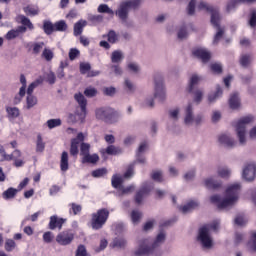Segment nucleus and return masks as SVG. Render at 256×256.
Returning <instances> with one entry per match:
<instances>
[{
    "label": "nucleus",
    "mask_w": 256,
    "mask_h": 256,
    "mask_svg": "<svg viewBox=\"0 0 256 256\" xmlns=\"http://www.w3.org/2000/svg\"><path fill=\"white\" fill-rule=\"evenodd\" d=\"M239 191H241V184H232L226 189L224 199L219 195H213L210 197V201L214 205H217L218 209H230L239 200Z\"/></svg>",
    "instance_id": "1"
},
{
    "label": "nucleus",
    "mask_w": 256,
    "mask_h": 256,
    "mask_svg": "<svg viewBox=\"0 0 256 256\" xmlns=\"http://www.w3.org/2000/svg\"><path fill=\"white\" fill-rule=\"evenodd\" d=\"M198 9L199 11L205 10L208 13H211V24L217 29V33L214 36L213 44L217 45V43H219V41L223 39V35H225V30L219 25V21H221V16H219V10L205 2H200L198 4Z\"/></svg>",
    "instance_id": "2"
},
{
    "label": "nucleus",
    "mask_w": 256,
    "mask_h": 256,
    "mask_svg": "<svg viewBox=\"0 0 256 256\" xmlns=\"http://www.w3.org/2000/svg\"><path fill=\"white\" fill-rule=\"evenodd\" d=\"M219 225V220H215L212 224L204 225L199 229L198 241H200L204 249H211V247H213V238H211L209 230L213 229V231H217Z\"/></svg>",
    "instance_id": "3"
},
{
    "label": "nucleus",
    "mask_w": 256,
    "mask_h": 256,
    "mask_svg": "<svg viewBox=\"0 0 256 256\" xmlns=\"http://www.w3.org/2000/svg\"><path fill=\"white\" fill-rule=\"evenodd\" d=\"M74 97L78 105H80V112L77 111L75 114H70L68 121H70V123H83L85 117H87V99H85V96L81 93L75 94Z\"/></svg>",
    "instance_id": "4"
},
{
    "label": "nucleus",
    "mask_w": 256,
    "mask_h": 256,
    "mask_svg": "<svg viewBox=\"0 0 256 256\" xmlns=\"http://www.w3.org/2000/svg\"><path fill=\"white\" fill-rule=\"evenodd\" d=\"M165 241V232H160L156 240L152 243L151 247L147 245H141L138 250L135 252L136 256H143V255H155L157 253L159 247L163 245Z\"/></svg>",
    "instance_id": "5"
},
{
    "label": "nucleus",
    "mask_w": 256,
    "mask_h": 256,
    "mask_svg": "<svg viewBox=\"0 0 256 256\" xmlns=\"http://www.w3.org/2000/svg\"><path fill=\"white\" fill-rule=\"evenodd\" d=\"M253 121H254L253 116H246V117L241 118L237 122L236 132H237V135H238L240 145H245V143L247 141L245 139V133H246L247 125H249V123H253Z\"/></svg>",
    "instance_id": "6"
},
{
    "label": "nucleus",
    "mask_w": 256,
    "mask_h": 256,
    "mask_svg": "<svg viewBox=\"0 0 256 256\" xmlns=\"http://www.w3.org/2000/svg\"><path fill=\"white\" fill-rule=\"evenodd\" d=\"M107 219H109V210L100 209L96 213L92 214V229L98 230L107 223Z\"/></svg>",
    "instance_id": "7"
},
{
    "label": "nucleus",
    "mask_w": 256,
    "mask_h": 256,
    "mask_svg": "<svg viewBox=\"0 0 256 256\" xmlns=\"http://www.w3.org/2000/svg\"><path fill=\"white\" fill-rule=\"evenodd\" d=\"M201 121H203V116H193V105L188 104V106L185 109V125H193V123H195V125H199Z\"/></svg>",
    "instance_id": "8"
},
{
    "label": "nucleus",
    "mask_w": 256,
    "mask_h": 256,
    "mask_svg": "<svg viewBox=\"0 0 256 256\" xmlns=\"http://www.w3.org/2000/svg\"><path fill=\"white\" fill-rule=\"evenodd\" d=\"M129 177V170L125 172L124 175L121 174H115L112 176V187L114 189H119V191H122L123 193H127L128 189H123V183H125V180Z\"/></svg>",
    "instance_id": "9"
},
{
    "label": "nucleus",
    "mask_w": 256,
    "mask_h": 256,
    "mask_svg": "<svg viewBox=\"0 0 256 256\" xmlns=\"http://www.w3.org/2000/svg\"><path fill=\"white\" fill-rule=\"evenodd\" d=\"M155 82V94L154 97L155 99L159 101H165V88L163 87V78L161 75H157L154 78Z\"/></svg>",
    "instance_id": "10"
},
{
    "label": "nucleus",
    "mask_w": 256,
    "mask_h": 256,
    "mask_svg": "<svg viewBox=\"0 0 256 256\" xmlns=\"http://www.w3.org/2000/svg\"><path fill=\"white\" fill-rule=\"evenodd\" d=\"M96 118L100 121H111L113 119V109L111 108H98L95 111Z\"/></svg>",
    "instance_id": "11"
},
{
    "label": "nucleus",
    "mask_w": 256,
    "mask_h": 256,
    "mask_svg": "<svg viewBox=\"0 0 256 256\" xmlns=\"http://www.w3.org/2000/svg\"><path fill=\"white\" fill-rule=\"evenodd\" d=\"M117 17H119L122 23H127V16L129 15V2L128 0L122 2L116 11Z\"/></svg>",
    "instance_id": "12"
},
{
    "label": "nucleus",
    "mask_w": 256,
    "mask_h": 256,
    "mask_svg": "<svg viewBox=\"0 0 256 256\" xmlns=\"http://www.w3.org/2000/svg\"><path fill=\"white\" fill-rule=\"evenodd\" d=\"M75 238V234L71 231H64L57 235L56 241L59 245H69Z\"/></svg>",
    "instance_id": "13"
},
{
    "label": "nucleus",
    "mask_w": 256,
    "mask_h": 256,
    "mask_svg": "<svg viewBox=\"0 0 256 256\" xmlns=\"http://www.w3.org/2000/svg\"><path fill=\"white\" fill-rule=\"evenodd\" d=\"M85 141V135L78 133L77 137L71 140L70 154L75 156L79 153V144Z\"/></svg>",
    "instance_id": "14"
},
{
    "label": "nucleus",
    "mask_w": 256,
    "mask_h": 256,
    "mask_svg": "<svg viewBox=\"0 0 256 256\" xmlns=\"http://www.w3.org/2000/svg\"><path fill=\"white\" fill-rule=\"evenodd\" d=\"M153 189V184L148 183L145 186H143L137 193L135 196V201L136 203L139 205L141 203H143V198L147 197V195H149V192Z\"/></svg>",
    "instance_id": "15"
},
{
    "label": "nucleus",
    "mask_w": 256,
    "mask_h": 256,
    "mask_svg": "<svg viewBox=\"0 0 256 256\" xmlns=\"http://www.w3.org/2000/svg\"><path fill=\"white\" fill-rule=\"evenodd\" d=\"M194 57L201 59L203 63H207L211 59V52L205 50V48H197L192 51Z\"/></svg>",
    "instance_id": "16"
},
{
    "label": "nucleus",
    "mask_w": 256,
    "mask_h": 256,
    "mask_svg": "<svg viewBox=\"0 0 256 256\" xmlns=\"http://www.w3.org/2000/svg\"><path fill=\"white\" fill-rule=\"evenodd\" d=\"M25 31H27V28L25 26H19L17 29H12L8 31L5 35V39H7V41H13V39H17V37L25 33Z\"/></svg>",
    "instance_id": "17"
},
{
    "label": "nucleus",
    "mask_w": 256,
    "mask_h": 256,
    "mask_svg": "<svg viewBox=\"0 0 256 256\" xmlns=\"http://www.w3.org/2000/svg\"><path fill=\"white\" fill-rule=\"evenodd\" d=\"M256 176V166L255 164H249L248 166H246L243 170V178L246 181H253V179H255Z\"/></svg>",
    "instance_id": "18"
},
{
    "label": "nucleus",
    "mask_w": 256,
    "mask_h": 256,
    "mask_svg": "<svg viewBox=\"0 0 256 256\" xmlns=\"http://www.w3.org/2000/svg\"><path fill=\"white\" fill-rule=\"evenodd\" d=\"M149 148L147 141H144L140 144L138 151L136 153V159L138 163H145V151Z\"/></svg>",
    "instance_id": "19"
},
{
    "label": "nucleus",
    "mask_w": 256,
    "mask_h": 256,
    "mask_svg": "<svg viewBox=\"0 0 256 256\" xmlns=\"http://www.w3.org/2000/svg\"><path fill=\"white\" fill-rule=\"evenodd\" d=\"M8 157L10 158V161H14L15 167H23V165H25V162L21 157V151L19 150H15L11 155H8Z\"/></svg>",
    "instance_id": "20"
},
{
    "label": "nucleus",
    "mask_w": 256,
    "mask_h": 256,
    "mask_svg": "<svg viewBox=\"0 0 256 256\" xmlns=\"http://www.w3.org/2000/svg\"><path fill=\"white\" fill-rule=\"evenodd\" d=\"M80 73L82 75L88 73V77H97L99 75V71H91V64L86 62L80 63Z\"/></svg>",
    "instance_id": "21"
},
{
    "label": "nucleus",
    "mask_w": 256,
    "mask_h": 256,
    "mask_svg": "<svg viewBox=\"0 0 256 256\" xmlns=\"http://www.w3.org/2000/svg\"><path fill=\"white\" fill-rule=\"evenodd\" d=\"M65 219L59 218L57 216H51L49 222V229H62Z\"/></svg>",
    "instance_id": "22"
},
{
    "label": "nucleus",
    "mask_w": 256,
    "mask_h": 256,
    "mask_svg": "<svg viewBox=\"0 0 256 256\" xmlns=\"http://www.w3.org/2000/svg\"><path fill=\"white\" fill-rule=\"evenodd\" d=\"M218 141L221 143V145H224V147H235V145H237V142H235L233 138L226 134L220 135Z\"/></svg>",
    "instance_id": "23"
},
{
    "label": "nucleus",
    "mask_w": 256,
    "mask_h": 256,
    "mask_svg": "<svg viewBox=\"0 0 256 256\" xmlns=\"http://www.w3.org/2000/svg\"><path fill=\"white\" fill-rule=\"evenodd\" d=\"M256 0H230L226 6L227 13H231L239 3H254Z\"/></svg>",
    "instance_id": "24"
},
{
    "label": "nucleus",
    "mask_w": 256,
    "mask_h": 256,
    "mask_svg": "<svg viewBox=\"0 0 256 256\" xmlns=\"http://www.w3.org/2000/svg\"><path fill=\"white\" fill-rule=\"evenodd\" d=\"M60 169L64 173L69 170V154L67 152H63L61 155Z\"/></svg>",
    "instance_id": "25"
},
{
    "label": "nucleus",
    "mask_w": 256,
    "mask_h": 256,
    "mask_svg": "<svg viewBox=\"0 0 256 256\" xmlns=\"http://www.w3.org/2000/svg\"><path fill=\"white\" fill-rule=\"evenodd\" d=\"M229 105H230L231 109H239V106L241 105V102L239 100V94L238 93H233L230 96Z\"/></svg>",
    "instance_id": "26"
},
{
    "label": "nucleus",
    "mask_w": 256,
    "mask_h": 256,
    "mask_svg": "<svg viewBox=\"0 0 256 256\" xmlns=\"http://www.w3.org/2000/svg\"><path fill=\"white\" fill-rule=\"evenodd\" d=\"M87 27V22L85 20H79L75 25H74V35L77 37L83 33V28Z\"/></svg>",
    "instance_id": "27"
},
{
    "label": "nucleus",
    "mask_w": 256,
    "mask_h": 256,
    "mask_svg": "<svg viewBox=\"0 0 256 256\" xmlns=\"http://www.w3.org/2000/svg\"><path fill=\"white\" fill-rule=\"evenodd\" d=\"M196 207H199V203L197 201H190L186 205L180 207V211H182V213H189L190 211H193V209H196Z\"/></svg>",
    "instance_id": "28"
},
{
    "label": "nucleus",
    "mask_w": 256,
    "mask_h": 256,
    "mask_svg": "<svg viewBox=\"0 0 256 256\" xmlns=\"http://www.w3.org/2000/svg\"><path fill=\"white\" fill-rule=\"evenodd\" d=\"M43 29H44V33H46V35H51L55 31V24H53L49 20H45L43 22Z\"/></svg>",
    "instance_id": "29"
},
{
    "label": "nucleus",
    "mask_w": 256,
    "mask_h": 256,
    "mask_svg": "<svg viewBox=\"0 0 256 256\" xmlns=\"http://www.w3.org/2000/svg\"><path fill=\"white\" fill-rule=\"evenodd\" d=\"M205 186L207 187V189H219V187H221V182L210 178L205 180Z\"/></svg>",
    "instance_id": "30"
},
{
    "label": "nucleus",
    "mask_w": 256,
    "mask_h": 256,
    "mask_svg": "<svg viewBox=\"0 0 256 256\" xmlns=\"http://www.w3.org/2000/svg\"><path fill=\"white\" fill-rule=\"evenodd\" d=\"M20 83L22 84V87L19 90V96L21 97H25V93H27L26 89H27V78H25V75H20Z\"/></svg>",
    "instance_id": "31"
},
{
    "label": "nucleus",
    "mask_w": 256,
    "mask_h": 256,
    "mask_svg": "<svg viewBox=\"0 0 256 256\" xmlns=\"http://www.w3.org/2000/svg\"><path fill=\"white\" fill-rule=\"evenodd\" d=\"M99 161V155L97 154H88L82 158L83 163L95 164Z\"/></svg>",
    "instance_id": "32"
},
{
    "label": "nucleus",
    "mask_w": 256,
    "mask_h": 256,
    "mask_svg": "<svg viewBox=\"0 0 256 256\" xmlns=\"http://www.w3.org/2000/svg\"><path fill=\"white\" fill-rule=\"evenodd\" d=\"M98 13H107V15H115V12L113 9L109 8V5L107 4H100L97 8Z\"/></svg>",
    "instance_id": "33"
},
{
    "label": "nucleus",
    "mask_w": 256,
    "mask_h": 256,
    "mask_svg": "<svg viewBox=\"0 0 256 256\" xmlns=\"http://www.w3.org/2000/svg\"><path fill=\"white\" fill-rule=\"evenodd\" d=\"M35 105H37V97H35L33 94H27V97H26L27 109H32V107H35Z\"/></svg>",
    "instance_id": "34"
},
{
    "label": "nucleus",
    "mask_w": 256,
    "mask_h": 256,
    "mask_svg": "<svg viewBox=\"0 0 256 256\" xmlns=\"http://www.w3.org/2000/svg\"><path fill=\"white\" fill-rule=\"evenodd\" d=\"M55 31H59L61 33L67 31L68 26L65 20H60L54 23Z\"/></svg>",
    "instance_id": "35"
},
{
    "label": "nucleus",
    "mask_w": 256,
    "mask_h": 256,
    "mask_svg": "<svg viewBox=\"0 0 256 256\" xmlns=\"http://www.w3.org/2000/svg\"><path fill=\"white\" fill-rule=\"evenodd\" d=\"M199 81H201V77L197 76V74L192 75L188 87L189 93H193V89H195V85H198Z\"/></svg>",
    "instance_id": "36"
},
{
    "label": "nucleus",
    "mask_w": 256,
    "mask_h": 256,
    "mask_svg": "<svg viewBox=\"0 0 256 256\" xmlns=\"http://www.w3.org/2000/svg\"><path fill=\"white\" fill-rule=\"evenodd\" d=\"M41 83H43V78H39L32 82L27 89V95H33V91H35L36 87H39Z\"/></svg>",
    "instance_id": "37"
},
{
    "label": "nucleus",
    "mask_w": 256,
    "mask_h": 256,
    "mask_svg": "<svg viewBox=\"0 0 256 256\" xmlns=\"http://www.w3.org/2000/svg\"><path fill=\"white\" fill-rule=\"evenodd\" d=\"M17 247V243L14 242L13 239H6L4 244V249L8 253H11V251H14V249Z\"/></svg>",
    "instance_id": "38"
},
{
    "label": "nucleus",
    "mask_w": 256,
    "mask_h": 256,
    "mask_svg": "<svg viewBox=\"0 0 256 256\" xmlns=\"http://www.w3.org/2000/svg\"><path fill=\"white\" fill-rule=\"evenodd\" d=\"M6 111L10 119H17V117L19 116V108L17 107H7Z\"/></svg>",
    "instance_id": "39"
},
{
    "label": "nucleus",
    "mask_w": 256,
    "mask_h": 256,
    "mask_svg": "<svg viewBox=\"0 0 256 256\" xmlns=\"http://www.w3.org/2000/svg\"><path fill=\"white\" fill-rule=\"evenodd\" d=\"M247 247L251 253H256V232L252 233L251 240L248 242Z\"/></svg>",
    "instance_id": "40"
},
{
    "label": "nucleus",
    "mask_w": 256,
    "mask_h": 256,
    "mask_svg": "<svg viewBox=\"0 0 256 256\" xmlns=\"http://www.w3.org/2000/svg\"><path fill=\"white\" fill-rule=\"evenodd\" d=\"M105 153H107V155H119L122 153V150L117 146L110 145L106 148Z\"/></svg>",
    "instance_id": "41"
},
{
    "label": "nucleus",
    "mask_w": 256,
    "mask_h": 256,
    "mask_svg": "<svg viewBox=\"0 0 256 256\" xmlns=\"http://www.w3.org/2000/svg\"><path fill=\"white\" fill-rule=\"evenodd\" d=\"M218 175L222 177V179H227V177H231V170L227 167H219L218 168Z\"/></svg>",
    "instance_id": "42"
},
{
    "label": "nucleus",
    "mask_w": 256,
    "mask_h": 256,
    "mask_svg": "<svg viewBox=\"0 0 256 256\" xmlns=\"http://www.w3.org/2000/svg\"><path fill=\"white\" fill-rule=\"evenodd\" d=\"M36 151L37 153H43L45 151V142H43L41 135L37 136Z\"/></svg>",
    "instance_id": "43"
},
{
    "label": "nucleus",
    "mask_w": 256,
    "mask_h": 256,
    "mask_svg": "<svg viewBox=\"0 0 256 256\" xmlns=\"http://www.w3.org/2000/svg\"><path fill=\"white\" fill-rule=\"evenodd\" d=\"M24 12L26 13V15L35 16V15H38L39 8L37 6L29 5L24 8Z\"/></svg>",
    "instance_id": "44"
},
{
    "label": "nucleus",
    "mask_w": 256,
    "mask_h": 256,
    "mask_svg": "<svg viewBox=\"0 0 256 256\" xmlns=\"http://www.w3.org/2000/svg\"><path fill=\"white\" fill-rule=\"evenodd\" d=\"M223 95V89L220 88V86H217V90L215 94H210L208 96V101L210 103H213V101H215V99H219V97H221Z\"/></svg>",
    "instance_id": "45"
},
{
    "label": "nucleus",
    "mask_w": 256,
    "mask_h": 256,
    "mask_svg": "<svg viewBox=\"0 0 256 256\" xmlns=\"http://www.w3.org/2000/svg\"><path fill=\"white\" fill-rule=\"evenodd\" d=\"M18 189L9 188L8 190L3 192L4 199H13L17 195Z\"/></svg>",
    "instance_id": "46"
},
{
    "label": "nucleus",
    "mask_w": 256,
    "mask_h": 256,
    "mask_svg": "<svg viewBox=\"0 0 256 256\" xmlns=\"http://www.w3.org/2000/svg\"><path fill=\"white\" fill-rule=\"evenodd\" d=\"M70 210L69 213H73L74 215H79L81 213L83 207L79 204L71 203L69 204Z\"/></svg>",
    "instance_id": "47"
},
{
    "label": "nucleus",
    "mask_w": 256,
    "mask_h": 256,
    "mask_svg": "<svg viewBox=\"0 0 256 256\" xmlns=\"http://www.w3.org/2000/svg\"><path fill=\"white\" fill-rule=\"evenodd\" d=\"M49 129H55V127H61V119H50L46 122Z\"/></svg>",
    "instance_id": "48"
},
{
    "label": "nucleus",
    "mask_w": 256,
    "mask_h": 256,
    "mask_svg": "<svg viewBox=\"0 0 256 256\" xmlns=\"http://www.w3.org/2000/svg\"><path fill=\"white\" fill-rule=\"evenodd\" d=\"M123 59V52L114 51L111 56L112 63H119Z\"/></svg>",
    "instance_id": "49"
},
{
    "label": "nucleus",
    "mask_w": 256,
    "mask_h": 256,
    "mask_svg": "<svg viewBox=\"0 0 256 256\" xmlns=\"http://www.w3.org/2000/svg\"><path fill=\"white\" fill-rule=\"evenodd\" d=\"M107 39L109 43H117L119 41V36L113 30H110L107 35Z\"/></svg>",
    "instance_id": "50"
},
{
    "label": "nucleus",
    "mask_w": 256,
    "mask_h": 256,
    "mask_svg": "<svg viewBox=\"0 0 256 256\" xmlns=\"http://www.w3.org/2000/svg\"><path fill=\"white\" fill-rule=\"evenodd\" d=\"M91 149V145L88 143H82L80 146V155L83 157H87L89 155V150Z\"/></svg>",
    "instance_id": "51"
},
{
    "label": "nucleus",
    "mask_w": 256,
    "mask_h": 256,
    "mask_svg": "<svg viewBox=\"0 0 256 256\" xmlns=\"http://www.w3.org/2000/svg\"><path fill=\"white\" fill-rule=\"evenodd\" d=\"M18 19H20L22 25L28 27V29H33V23H31V20H29V18L25 17L24 15H20Z\"/></svg>",
    "instance_id": "52"
},
{
    "label": "nucleus",
    "mask_w": 256,
    "mask_h": 256,
    "mask_svg": "<svg viewBox=\"0 0 256 256\" xmlns=\"http://www.w3.org/2000/svg\"><path fill=\"white\" fill-rule=\"evenodd\" d=\"M113 247H118L119 249L125 247L127 245V242L123 238H116L114 239L112 243Z\"/></svg>",
    "instance_id": "53"
},
{
    "label": "nucleus",
    "mask_w": 256,
    "mask_h": 256,
    "mask_svg": "<svg viewBox=\"0 0 256 256\" xmlns=\"http://www.w3.org/2000/svg\"><path fill=\"white\" fill-rule=\"evenodd\" d=\"M235 225H239L240 227L247 223V218L243 214L236 216L234 220Z\"/></svg>",
    "instance_id": "54"
},
{
    "label": "nucleus",
    "mask_w": 256,
    "mask_h": 256,
    "mask_svg": "<svg viewBox=\"0 0 256 256\" xmlns=\"http://www.w3.org/2000/svg\"><path fill=\"white\" fill-rule=\"evenodd\" d=\"M42 57H44L46 61H51V59L54 57L53 51L51 49L45 48L42 53Z\"/></svg>",
    "instance_id": "55"
},
{
    "label": "nucleus",
    "mask_w": 256,
    "mask_h": 256,
    "mask_svg": "<svg viewBox=\"0 0 256 256\" xmlns=\"http://www.w3.org/2000/svg\"><path fill=\"white\" fill-rule=\"evenodd\" d=\"M104 175H107V169L105 168H100L97 170L92 171V177H103Z\"/></svg>",
    "instance_id": "56"
},
{
    "label": "nucleus",
    "mask_w": 256,
    "mask_h": 256,
    "mask_svg": "<svg viewBox=\"0 0 256 256\" xmlns=\"http://www.w3.org/2000/svg\"><path fill=\"white\" fill-rule=\"evenodd\" d=\"M153 181H157L158 183H161L163 181V173L161 171H154L151 175Z\"/></svg>",
    "instance_id": "57"
},
{
    "label": "nucleus",
    "mask_w": 256,
    "mask_h": 256,
    "mask_svg": "<svg viewBox=\"0 0 256 256\" xmlns=\"http://www.w3.org/2000/svg\"><path fill=\"white\" fill-rule=\"evenodd\" d=\"M249 63H251V55H242L240 58V65H242V67H247Z\"/></svg>",
    "instance_id": "58"
},
{
    "label": "nucleus",
    "mask_w": 256,
    "mask_h": 256,
    "mask_svg": "<svg viewBox=\"0 0 256 256\" xmlns=\"http://www.w3.org/2000/svg\"><path fill=\"white\" fill-rule=\"evenodd\" d=\"M84 95L86 97H95V95H97V89H95L93 87H88L85 89Z\"/></svg>",
    "instance_id": "59"
},
{
    "label": "nucleus",
    "mask_w": 256,
    "mask_h": 256,
    "mask_svg": "<svg viewBox=\"0 0 256 256\" xmlns=\"http://www.w3.org/2000/svg\"><path fill=\"white\" fill-rule=\"evenodd\" d=\"M210 69L211 71H213V73H222L223 72V66H221V64L219 63H214L210 65Z\"/></svg>",
    "instance_id": "60"
},
{
    "label": "nucleus",
    "mask_w": 256,
    "mask_h": 256,
    "mask_svg": "<svg viewBox=\"0 0 256 256\" xmlns=\"http://www.w3.org/2000/svg\"><path fill=\"white\" fill-rule=\"evenodd\" d=\"M0 161H11V158L7 155L2 145H0Z\"/></svg>",
    "instance_id": "61"
},
{
    "label": "nucleus",
    "mask_w": 256,
    "mask_h": 256,
    "mask_svg": "<svg viewBox=\"0 0 256 256\" xmlns=\"http://www.w3.org/2000/svg\"><path fill=\"white\" fill-rule=\"evenodd\" d=\"M80 55V52L77 48H72L69 51V59L70 61H75V58Z\"/></svg>",
    "instance_id": "62"
},
{
    "label": "nucleus",
    "mask_w": 256,
    "mask_h": 256,
    "mask_svg": "<svg viewBox=\"0 0 256 256\" xmlns=\"http://www.w3.org/2000/svg\"><path fill=\"white\" fill-rule=\"evenodd\" d=\"M141 217H142L141 212H139L137 210L132 211L131 218H132L133 223H138L139 219H141Z\"/></svg>",
    "instance_id": "63"
},
{
    "label": "nucleus",
    "mask_w": 256,
    "mask_h": 256,
    "mask_svg": "<svg viewBox=\"0 0 256 256\" xmlns=\"http://www.w3.org/2000/svg\"><path fill=\"white\" fill-rule=\"evenodd\" d=\"M45 79L47 83H49L50 85H53L55 83V73L48 72L47 74H45Z\"/></svg>",
    "instance_id": "64"
}]
</instances>
